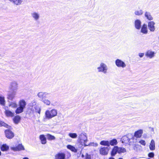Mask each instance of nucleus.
Returning <instances> with one entry per match:
<instances>
[{"label":"nucleus","instance_id":"37998d69","mask_svg":"<svg viewBox=\"0 0 159 159\" xmlns=\"http://www.w3.org/2000/svg\"><path fill=\"white\" fill-rule=\"evenodd\" d=\"M85 159H91V156L90 155H89L88 153H86V154Z\"/></svg>","mask_w":159,"mask_h":159},{"label":"nucleus","instance_id":"2eb2a0df","mask_svg":"<svg viewBox=\"0 0 159 159\" xmlns=\"http://www.w3.org/2000/svg\"><path fill=\"white\" fill-rule=\"evenodd\" d=\"M148 32L147 25L144 24L141 27V32L144 34H147Z\"/></svg>","mask_w":159,"mask_h":159},{"label":"nucleus","instance_id":"9d476101","mask_svg":"<svg viewBox=\"0 0 159 159\" xmlns=\"http://www.w3.org/2000/svg\"><path fill=\"white\" fill-rule=\"evenodd\" d=\"M155 23L153 21H150L148 23V27L149 29L151 31L153 32L155 30V28L154 26Z\"/></svg>","mask_w":159,"mask_h":159},{"label":"nucleus","instance_id":"473e14b6","mask_svg":"<svg viewBox=\"0 0 159 159\" xmlns=\"http://www.w3.org/2000/svg\"><path fill=\"white\" fill-rule=\"evenodd\" d=\"M5 100L4 97L0 96V104L4 106L5 104Z\"/></svg>","mask_w":159,"mask_h":159},{"label":"nucleus","instance_id":"49530a36","mask_svg":"<svg viewBox=\"0 0 159 159\" xmlns=\"http://www.w3.org/2000/svg\"><path fill=\"white\" fill-rule=\"evenodd\" d=\"M109 159H115L113 157H110Z\"/></svg>","mask_w":159,"mask_h":159},{"label":"nucleus","instance_id":"f03ea898","mask_svg":"<svg viewBox=\"0 0 159 159\" xmlns=\"http://www.w3.org/2000/svg\"><path fill=\"white\" fill-rule=\"evenodd\" d=\"M108 68L107 65L103 62L100 63V66L97 68V71L98 72H102L104 74L107 73Z\"/></svg>","mask_w":159,"mask_h":159},{"label":"nucleus","instance_id":"4be33fe9","mask_svg":"<svg viewBox=\"0 0 159 159\" xmlns=\"http://www.w3.org/2000/svg\"><path fill=\"white\" fill-rule=\"evenodd\" d=\"M39 139L41 140V143L42 144H44L46 143V139L44 135H41L39 136Z\"/></svg>","mask_w":159,"mask_h":159},{"label":"nucleus","instance_id":"0eeeda50","mask_svg":"<svg viewBox=\"0 0 159 159\" xmlns=\"http://www.w3.org/2000/svg\"><path fill=\"white\" fill-rule=\"evenodd\" d=\"M31 16L33 20L35 21H38L40 18V14L39 12L33 11L31 13Z\"/></svg>","mask_w":159,"mask_h":159},{"label":"nucleus","instance_id":"c03bdc74","mask_svg":"<svg viewBox=\"0 0 159 159\" xmlns=\"http://www.w3.org/2000/svg\"><path fill=\"white\" fill-rule=\"evenodd\" d=\"M139 56L140 57H142L144 56V53H139Z\"/></svg>","mask_w":159,"mask_h":159},{"label":"nucleus","instance_id":"c756f323","mask_svg":"<svg viewBox=\"0 0 159 159\" xmlns=\"http://www.w3.org/2000/svg\"><path fill=\"white\" fill-rule=\"evenodd\" d=\"M67 148L71 150L72 151L74 152H77V150L75 148L71 145H68L67 146Z\"/></svg>","mask_w":159,"mask_h":159},{"label":"nucleus","instance_id":"58836bf2","mask_svg":"<svg viewBox=\"0 0 159 159\" xmlns=\"http://www.w3.org/2000/svg\"><path fill=\"white\" fill-rule=\"evenodd\" d=\"M119 153L121 152H126V150L125 148L123 147H118Z\"/></svg>","mask_w":159,"mask_h":159},{"label":"nucleus","instance_id":"a18cd8bd","mask_svg":"<svg viewBox=\"0 0 159 159\" xmlns=\"http://www.w3.org/2000/svg\"><path fill=\"white\" fill-rule=\"evenodd\" d=\"M22 159H29L27 157H25L23 158Z\"/></svg>","mask_w":159,"mask_h":159},{"label":"nucleus","instance_id":"20e7f679","mask_svg":"<svg viewBox=\"0 0 159 159\" xmlns=\"http://www.w3.org/2000/svg\"><path fill=\"white\" fill-rule=\"evenodd\" d=\"M78 139L79 141L81 143L83 142L84 146V144L86 143L88 141L87 134L86 133L84 132H82L79 134L78 136Z\"/></svg>","mask_w":159,"mask_h":159},{"label":"nucleus","instance_id":"aec40b11","mask_svg":"<svg viewBox=\"0 0 159 159\" xmlns=\"http://www.w3.org/2000/svg\"><path fill=\"white\" fill-rule=\"evenodd\" d=\"M119 153L118 147L117 146H115L111 152V155L112 156H114L117 153Z\"/></svg>","mask_w":159,"mask_h":159},{"label":"nucleus","instance_id":"393cba45","mask_svg":"<svg viewBox=\"0 0 159 159\" xmlns=\"http://www.w3.org/2000/svg\"><path fill=\"white\" fill-rule=\"evenodd\" d=\"M0 149L2 151H6L8 150L9 147L6 144H3L1 146Z\"/></svg>","mask_w":159,"mask_h":159},{"label":"nucleus","instance_id":"bb28decb","mask_svg":"<svg viewBox=\"0 0 159 159\" xmlns=\"http://www.w3.org/2000/svg\"><path fill=\"white\" fill-rule=\"evenodd\" d=\"M20 117L19 116L17 115L14 118L13 120L15 124H18L20 122Z\"/></svg>","mask_w":159,"mask_h":159},{"label":"nucleus","instance_id":"de8ad7c7","mask_svg":"<svg viewBox=\"0 0 159 159\" xmlns=\"http://www.w3.org/2000/svg\"><path fill=\"white\" fill-rule=\"evenodd\" d=\"M1 152L0 151V156L1 155Z\"/></svg>","mask_w":159,"mask_h":159},{"label":"nucleus","instance_id":"a19ab883","mask_svg":"<svg viewBox=\"0 0 159 159\" xmlns=\"http://www.w3.org/2000/svg\"><path fill=\"white\" fill-rule=\"evenodd\" d=\"M154 154L153 152H151L148 153V156L150 158H152L154 157Z\"/></svg>","mask_w":159,"mask_h":159},{"label":"nucleus","instance_id":"ddd939ff","mask_svg":"<svg viewBox=\"0 0 159 159\" xmlns=\"http://www.w3.org/2000/svg\"><path fill=\"white\" fill-rule=\"evenodd\" d=\"M134 26L137 30H140L141 27V22L139 19L135 20L134 22Z\"/></svg>","mask_w":159,"mask_h":159},{"label":"nucleus","instance_id":"a878e982","mask_svg":"<svg viewBox=\"0 0 159 159\" xmlns=\"http://www.w3.org/2000/svg\"><path fill=\"white\" fill-rule=\"evenodd\" d=\"M32 111L35 112H38L39 114H40L41 109L38 106H35L32 107Z\"/></svg>","mask_w":159,"mask_h":159},{"label":"nucleus","instance_id":"7c9ffc66","mask_svg":"<svg viewBox=\"0 0 159 159\" xmlns=\"http://www.w3.org/2000/svg\"><path fill=\"white\" fill-rule=\"evenodd\" d=\"M5 113L7 116L12 117L14 116V113L9 110H6Z\"/></svg>","mask_w":159,"mask_h":159},{"label":"nucleus","instance_id":"a211bd4d","mask_svg":"<svg viewBox=\"0 0 159 159\" xmlns=\"http://www.w3.org/2000/svg\"><path fill=\"white\" fill-rule=\"evenodd\" d=\"M16 94V92H12V93L9 92L7 94V98L9 100H12L14 98Z\"/></svg>","mask_w":159,"mask_h":159},{"label":"nucleus","instance_id":"cd10ccee","mask_svg":"<svg viewBox=\"0 0 159 159\" xmlns=\"http://www.w3.org/2000/svg\"><path fill=\"white\" fill-rule=\"evenodd\" d=\"M143 12L142 10H135L134 12V14L135 15L139 16L142 15Z\"/></svg>","mask_w":159,"mask_h":159},{"label":"nucleus","instance_id":"423d86ee","mask_svg":"<svg viewBox=\"0 0 159 159\" xmlns=\"http://www.w3.org/2000/svg\"><path fill=\"white\" fill-rule=\"evenodd\" d=\"M11 150L14 152L18 151L25 150L24 146L22 144H19L16 147L12 146L10 147Z\"/></svg>","mask_w":159,"mask_h":159},{"label":"nucleus","instance_id":"39448f33","mask_svg":"<svg viewBox=\"0 0 159 159\" xmlns=\"http://www.w3.org/2000/svg\"><path fill=\"white\" fill-rule=\"evenodd\" d=\"M18 84L17 81H13L10 82L9 89L12 92H16L18 89Z\"/></svg>","mask_w":159,"mask_h":159},{"label":"nucleus","instance_id":"c9c22d12","mask_svg":"<svg viewBox=\"0 0 159 159\" xmlns=\"http://www.w3.org/2000/svg\"><path fill=\"white\" fill-rule=\"evenodd\" d=\"M24 109V108L19 107L15 111L16 113V114H19L20 113H22L23 112Z\"/></svg>","mask_w":159,"mask_h":159},{"label":"nucleus","instance_id":"6ab92c4d","mask_svg":"<svg viewBox=\"0 0 159 159\" xmlns=\"http://www.w3.org/2000/svg\"><path fill=\"white\" fill-rule=\"evenodd\" d=\"M144 16L148 20H153V17L149 12L146 11L144 14Z\"/></svg>","mask_w":159,"mask_h":159},{"label":"nucleus","instance_id":"ea45409f","mask_svg":"<svg viewBox=\"0 0 159 159\" xmlns=\"http://www.w3.org/2000/svg\"><path fill=\"white\" fill-rule=\"evenodd\" d=\"M2 126H4L7 128H8V127L9 126L7 124L4 122L3 121H1L0 120V127Z\"/></svg>","mask_w":159,"mask_h":159},{"label":"nucleus","instance_id":"2f4dec72","mask_svg":"<svg viewBox=\"0 0 159 159\" xmlns=\"http://www.w3.org/2000/svg\"><path fill=\"white\" fill-rule=\"evenodd\" d=\"M100 144L102 145L106 146H109V141H108L102 140L100 142Z\"/></svg>","mask_w":159,"mask_h":159},{"label":"nucleus","instance_id":"b1692460","mask_svg":"<svg viewBox=\"0 0 159 159\" xmlns=\"http://www.w3.org/2000/svg\"><path fill=\"white\" fill-rule=\"evenodd\" d=\"M149 148L152 151L155 149V142L153 139H152L149 145Z\"/></svg>","mask_w":159,"mask_h":159},{"label":"nucleus","instance_id":"7ed1b4c3","mask_svg":"<svg viewBox=\"0 0 159 159\" xmlns=\"http://www.w3.org/2000/svg\"><path fill=\"white\" fill-rule=\"evenodd\" d=\"M57 113V111L55 109H52L50 111L47 110L46 111L45 114L46 118L51 119L56 116Z\"/></svg>","mask_w":159,"mask_h":159},{"label":"nucleus","instance_id":"5701e85b","mask_svg":"<svg viewBox=\"0 0 159 159\" xmlns=\"http://www.w3.org/2000/svg\"><path fill=\"white\" fill-rule=\"evenodd\" d=\"M26 105V103L24 100L22 99L19 102V106L20 107L24 109Z\"/></svg>","mask_w":159,"mask_h":159},{"label":"nucleus","instance_id":"72a5a7b5","mask_svg":"<svg viewBox=\"0 0 159 159\" xmlns=\"http://www.w3.org/2000/svg\"><path fill=\"white\" fill-rule=\"evenodd\" d=\"M46 137L47 139L50 140H54L56 139L55 136L49 134H47Z\"/></svg>","mask_w":159,"mask_h":159},{"label":"nucleus","instance_id":"f704fd0d","mask_svg":"<svg viewBox=\"0 0 159 159\" xmlns=\"http://www.w3.org/2000/svg\"><path fill=\"white\" fill-rule=\"evenodd\" d=\"M98 146V144L97 143L91 142V143H89L88 144H87L86 143H85L84 146H94V147H97Z\"/></svg>","mask_w":159,"mask_h":159},{"label":"nucleus","instance_id":"9b49d317","mask_svg":"<svg viewBox=\"0 0 159 159\" xmlns=\"http://www.w3.org/2000/svg\"><path fill=\"white\" fill-rule=\"evenodd\" d=\"M108 148L107 147L101 148L99 150L100 154L104 155H107L108 154Z\"/></svg>","mask_w":159,"mask_h":159},{"label":"nucleus","instance_id":"6e6552de","mask_svg":"<svg viewBox=\"0 0 159 159\" xmlns=\"http://www.w3.org/2000/svg\"><path fill=\"white\" fill-rule=\"evenodd\" d=\"M115 64L118 67H121L123 68L126 67V65L124 62L119 59H117L115 61Z\"/></svg>","mask_w":159,"mask_h":159},{"label":"nucleus","instance_id":"f257e3e1","mask_svg":"<svg viewBox=\"0 0 159 159\" xmlns=\"http://www.w3.org/2000/svg\"><path fill=\"white\" fill-rule=\"evenodd\" d=\"M37 96L40 100L46 105L47 106H49L51 104L52 105H53L51 103L50 101L47 99H50L52 97V95L50 93L47 92H40L38 93Z\"/></svg>","mask_w":159,"mask_h":159},{"label":"nucleus","instance_id":"f8f14e48","mask_svg":"<svg viewBox=\"0 0 159 159\" xmlns=\"http://www.w3.org/2000/svg\"><path fill=\"white\" fill-rule=\"evenodd\" d=\"M155 53L151 50H148L145 53V56L150 58H153L155 56Z\"/></svg>","mask_w":159,"mask_h":159},{"label":"nucleus","instance_id":"c85d7f7f","mask_svg":"<svg viewBox=\"0 0 159 159\" xmlns=\"http://www.w3.org/2000/svg\"><path fill=\"white\" fill-rule=\"evenodd\" d=\"M109 145L114 146L117 144V141L116 139H113L109 141Z\"/></svg>","mask_w":159,"mask_h":159},{"label":"nucleus","instance_id":"79ce46f5","mask_svg":"<svg viewBox=\"0 0 159 159\" xmlns=\"http://www.w3.org/2000/svg\"><path fill=\"white\" fill-rule=\"evenodd\" d=\"M142 145H143L145 146L146 144L145 142V141L141 140L140 141H139V142Z\"/></svg>","mask_w":159,"mask_h":159},{"label":"nucleus","instance_id":"4c0bfd02","mask_svg":"<svg viewBox=\"0 0 159 159\" xmlns=\"http://www.w3.org/2000/svg\"><path fill=\"white\" fill-rule=\"evenodd\" d=\"M9 106L12 108H16L17 107V104L15 102H10L9 104Z\"/></svg>","mask_w":159,"mask_h":159},{"label":"nucleus","instance_id":"e433bc0d","mask_svg":"<svg viewBox=\"0 0 159 159\" xmlns=\"http://www.w3.org/2000/svg\"><path fill=\"white\" fill-rule=\"evenodd\" d=\"M69 136L72 138H76L77 136V135L75 133H70L68 134Z\"/></svg>","mask_w":159,"mask_h":159},{"label":"nucleus","instance_id":"1a4fd4ad","mask_svg":"<svg viewBox=\"0 0 159 159\" xmlns=\"http://www.w3.org/2000/svg\"><path fill=\"white\" fill-rule=\"evenodd\" d=\"M6 137L9 139H12L14 136V133L9 129H6L5 131Z\"/></svg>","mask_w":159,"mask_h":159},{"label":"nucleus","instance_id":"09e8293b","mask_svg":"<svg viewBox=\"0 0 159 159\" xmlns=\"http://www.w3.org/2000/svg\"><path fill=\"white\" fill-rule=\"evenodd\" d=\"M118 159H123V158H119Z\"/></svg>","mask_w":159,"mask_h":159},{"label":"nucleus","instance_id":"412c9836","mask_svg":"<svg viewBox=\"0 0 159 159\" xmlns=\"http://www.w3.org/2000/svg\"><path fill=\"white\" fill-rule=\"evenodd\" d=\"M55 157L57 159H64L65 154L63 153H58L55 156Z\"/></svg>","mask_w":159,"mask_h":159},{"label":"nucleus","instance_id":"4468645a","mask_svg":"<svg viewBox=\"0 0 159 159\" xmlns=\"http://www.w3.org/2000/svg\"><path fill=\"white\" fill-rule=\"evenodd\" d=\"M121 141L122 143L128 144L129 143L130 139L127 136H123L121 139Z\"/></svg>","mask_w":159,"mask_h":159},{"label":"nucleus","instance_id":"dca6fc26","mask_svg":"<svg viewBox=\"0 0 159 159\" xmlns=\"http://www.w3.org/2000/svg\"><path fill=\"white\" fill-rule=\"evenodd\" d=\"M143 133V130L142 129H139L135 132L134 136L136 138H139L141 137Z\"/></svg>","mask_w":159,"mask_h":159},{"label":"nucleus","instance_id":"f3484780","mask_svg":"<svg viewBox=\"0 0 159 159\" xmlns=\"http://www.w3.org/2000/svg\"><path fill=\"white\" fill-rule=\"evenodd\" d=\"M14 4L16 5H20L22 4L23 0H8Z\"/></svg>","mask_w":159,"mask_h":159}]
</instances>
